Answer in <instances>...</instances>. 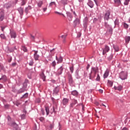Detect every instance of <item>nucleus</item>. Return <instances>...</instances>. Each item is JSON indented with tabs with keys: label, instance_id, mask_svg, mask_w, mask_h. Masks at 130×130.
<instances>
[{
	"label": "nucleus",
	"instance_id": "nucleus-1",
	"mask_svg": "<svg viewBox=\"0 0 130 130\" xmlns=\"http://www.w3.org/2000/svg\"><path fill=\"white\" fill-rule=\"evenodd\" d=\"M98 72V70L96 69L95 68H93L92 70L91 71L90 74H89V79L90 80H92L94 79L96 76V74Z\"/></svg>",
	"mask_w": 130,
	"mask_h": 130
},
{
	"label": "nucleus",
	"instance_id": "nucleus-2",
	"mask_svg": "<svg viewBox=\"0 0 130 130\" xmlns=\"http://www.w3.org/2000/svg\"><path fill=\"white\" fill-rule=\"evenodd\" d=\"M110 16V11L109 10H108L106 12V13L105 14V16L104 17V20H107V21H108L109 20V17Z\"/></svg>",
	"mask_w": 130,
	"mask_h": 130
},
{
	"label": "nucleus",
	"instance_id": "nucleus-3",
	"mask_svg": "<svg viewBox=\"0 0 130 130\" xmlns=\"http://www.w3.org/2000/svg\"><path fill=\"white\" fill-rule=\"evenodd\" d=\"M120 78L121 80H125L126 79V77H127V75H126V73L122 72L120 73Z\"/></svg>",
	"mask_w": 130,
	"mask_h": 130
},
{
	"label": "nucleus",
	"instance_id": "nucleus-4",
	"mask_svg": "<svg viewBox=\"0 0 130 130\" xmlns=\"http://www.w3.org/2000/svg\"><path fill=\"white\" fill-rule=\"evenodd\" d=\"M110 50V48H109V47L107 45H105V48L103 49V54L104 55V54H106L108 51Z\"/></svg>",
	"mask_w": 130,
	"mask_h": 130
},
{
	"label": "nucleus",
	"instance_id": "nucleus-5",
	"mask_svg": "<svg viewBox=\"0 0 130 130\" xmlns=\"http://www.w3.org/2000/svg\"><path fill=\"white\" fill-rule=\"evenodd\" d=\"M62 71H63V68H62V66H61L57 70L56 72V75H57L58 76H59V75H61V74H62Z\"/></svg>",
	"mask_w": 130,
	"mask_h": 130
},
{
	"label": "nucleus",
	"instance_id": "nucleus-6",
	"mask_svg": "<svg viewBox=\"0 0 130 130\" xmlns=\"http://www.w3.org/2000/svg\"><path fill=\"white\" fill-rule=\"evenodd\" d=\"M34 51L35 52L34 54V58L35 60H38L40 57L39 55L37 54V53H38V51L34 50Z\"/></svg>",
	"mask_w": 130,
	"mask_h": 130
},
{
	"label": "nucleus",
	"instance_id": "nucleus-7",
	"mask_svg": "<svg viewBox=\"0 0 130 130\" xmlns=\"http://www.w3.org/2000/svg\"><path fill=\"white\" fill-rule=\"evenodd\" d=\"M68 80L69 82V84H72L74 83V81L73 80V77H72V75H69L68 76Z\"/></svg>",
	"mask_w": 130,
	"mask_h": 130
},
{
	"label": "nucleus",
	"instance_id": "nucleus-8",
	"mask_svg": "<svg viewBox=\"0 0 130 130\" xmlns=\"http://www.w3.org/2000/svg\"><path fill=\"white\" fill-rule=\"evenodd\" d=\"M114 89L115 90H117V91H119V92H120V91L122 90V86L121 85H119L118 86H114Z\"/></svg>",
	"mask_w": 130,
	"mask_h": 130
},
{
	"label": "nucleus",
	"instance_id": "nucleus-9",
	"mask_svg": "<svg viewBox=\"0 0 130 130\" xmlns=\"http://www.w3.org/2000/svg\"><path fill=\"white\" fill-rule=\"evenodd\" d=\"M56 59L57 60V63H61L62 62V57L59 56V58L57 57V56H56Z\"/></svg>",
	"mask_w": 130,
	"mask_h": 130
},
{
	"label": "nucleus",
	"instance_id": "nucleus-10",
	"mask_svg": "<svg viewBox=\"0 0 130 130\" xmlns=\"http://www.w3.org/2000/svg\"><path fill=\"white\" fill-rule=\"evenodd\" d=\"M59 87L57 86L53 89V94H57L59 92Z\"/></svg>",
	"mask_w": 130,
	"mask_h": 130
},
{
	"label": "nucleus",
	"instance_id": "nucleus-11",
	"mask_svg": "<svg viewBox=\"0 0 130 130\" xmlns=\"http://www.w3.org/2000/svg\"><path fill=\"white\" fill-rule=\"evenodd\" d=\"M18 11L19 14L21 15V16H23V15L24 14L23 9L21 7H20L18 9Z\"/></svg>",
	"mask_w": 130,
	"mask_h": 130
},
{
	"label": "nucleus",
	"instance_id": "nucleus-12",
	"mask_svg": "<svg viewBox=\"0 0 130 130\" xmlns=\"http://www.w3.org/2000/svg\"><path fill=\"white\" fill-rule=\"evenodd\" d=\"M69 103V99H63L62 102V104L63 105H67Z\"/></svg>",
	"mask_w": 130,
	"mask_h": 130
},
{
	"label": "nucleus",
	"instance_id": "nucleus-13",
	"mask_svg": "<svg viewBox=\"0 0 130 130\" xmlns=\"http://www.w3.org/2000/svg\"><path fill=\"white\" fill-rule=\"evenodd\" d=\"M10 36L11 37V38H16L17 36L16 35V32L12 31H10Z\"/></svg>",
	"mask_w": 130,
	"mask_h": 130
},
{
	"label": "nucleus",
	"instance_id": "nucleus-14",
	"mask_svg": "<svg viewBox=\"0 0 130 130\" xmlns=\"http://www.w3.org/2000/svg\"><path fill=\"white\" fill-rule=\"evenodd\" d=\"M88 6L90 7V8H93L94 7V3H93V2L92 1H89L88 3H87Z\"/></svg>",
	"mask_w": 130,
	"mask_h": 130
},
{
	"label": "nucleus",
	"instance_id": "nucleus-15",
	"mask_svg": "<svg viewBox=\"0 0 130 130\" xmlns=\"http://www.w3.org/2000/svg\"><path fill=\"white\" fill-rule=\"evenodd\" d=\"M53 54H50L47 57V58L48 60H50V61H52L53 60Z\"/></svg>",
	"mask_w": 130,
	"mask_h": 130
},
{
	"label": "nucleus",
	"instance_id": "nucleus-16",
	"mask_svg": "<svg viewBox=\"0 0 130 130\" xmlns=\"http://www.w3.org/2000/svg\"><path fill=\"white\" fill-rule=\"evenodd\" d=\"M108 76H109V72H108V71L107 70L105 72V73H104V78L106 79V78H107V77H108Z\"/></svg>",
	"mask_w": 130,
	"mask_h": 130
},
{
	"label": "nucleus",
	"instance_id": "nucleus-17",
	"mask_svg": "<svg viewBox=\"0 0 130 130\" xmlns=\"http://www.w3.org/2000/svg\"><path fill=\"white\" fill-rule=\"evenodd\" d=\"M113 48L115 49V51L117 52L119 51V47L117 45H113Z\"/></svg>",
	"mask_w": 130,
	"mask_h": 130
},
{
	"label": "nucleus",
	"instance_id": "nucleus-18",
	"mask_svg": "<svg viewBox=\"0 0 130 130\" xmlns=\"http://www.w3.org/2000/svg\"><path fill=\"white\" fill-rule=\"evenodd\" d=\"M114 2H115V4L116 5H117V6H119L121 3L120 2V0H114Z\"/></svg>",
	"mask_w": 130,
	"mask_h": 130
},
{
	"label": "nucleus",
	"instance_id": "nucleus-19",
	"mask_svg": "<svg viewBox=\"0 0 130 130\" xmlns=\"http://www.w3.org/2000/svg\"><path fill=\"white\" fill-rule=\"evenodd\" d=\"M130 41V37L129 36H128V37H125V42L126 43H128V42H129Z\"/></svg>",
	"mask_w": 130,
	"mask_h": 130
},
{
	"label": "nucleus",
	"instance_id": "nucleus-20",
	"mask_svg": "<svg viewBox=\"0 0 130 130\" xmlns=\"http://www.w3.org/2000/svg\"><path fill=\"white\" fill-rule=\"evenodd\" d=\"M72 95H73V96H77L78 91H77L76 90L73 91L72 92Z\"/></svg>",
	"mask_w": 130,
	"mask_h": 130
},
{
	"label": "nucleus",
	"instance_id": "nucleus-21",
	"mask_svg": "<svg viewBox=\"0 0 130 130\" xmlns=\"http://www.w3.org/2000/svg\"><path fill=\"white\" fill-rule=\"evenodd\" d=\"M41 77H42V78L43 79V81H45V79L46 78V77L45 76V75H44V73H42L41 74Z\"/></svg>",
	"mask_w": 130,
	"mask_h": 130
},
{
	"label": "nucleus",
	"instance_id": "nucleus-22",
	"mask_svg": "<svg viewBox=\"0 0 130 130\" xmlns=\"http://www.w3.org/2000/svg\"><path fill=\"white\" fill-rule=\"evenodd\" d=\"M3 80L4 81H7V76L6 75H3L1 78H0V81Z\"/></svg>",
	"mask_w": 130,
	"mask_h": 130
},
{
	"label": "nucleus",
	"instance_id": "nucleus-23",
	"mask_svg": "<svg viewBox=\"0 0 130 130\" xmlns=\"http://www.w3.org/2000/svg\"><path fill=\"white\" fill-rule=\"evenodd\" d=\"M21 49L22 50L24 51V52H26L27 51V48H26V47H25L24 46H22Z\"/></svg>",
	"mask_w": 130,
	"mask_h": 130
},
{
	"label": "nucleus",
	"instance_id": "nucleus-24",
	"mask_svg": "<svg viewBox=\"0 0 130 130\" xmlns=\"http://www.w3.org/2000/svg\"><path fill=\"white\" fill-rule=\"evenodd\" d=\"M112 85H113V82H112V81H109L108 86H109V87H112Z\"/></svg>",
	"mask_w": 130,
	"mask_h": 130
},
{
	"label": "nucleus",
	"instance_id": "nucleus-25",
	"mask_svg": "<svg viewBox=\"0 0 130 130\" xmlns=\"http://www.w3.org/2000/svg\"><path fill=\"white\" fill-rule=\"evenodd\" d=\"M42 5H43V2L42 1H40V2H39V3L38 4V7H39L40 8H41Z\"/></svg>",
	"mask_w": 130,
	"mask_h": 130
},
{
	"label": "nucleus",
	"instance_id": "nucleus-26",
	"mask_svg": "<svg viewBox=\"0 0 130 130\" xmlns=\"http://www.w3.org/2000/svg\"><path fill=\"white\" fill-rule=\"evenodd\" d=\"M74 24H80V19H76L75 21H74Z\"/></svg>",
	"mask_w": 130,
	"mask_h": 130
},
{
	"label": "nucleus",
	"instance_id": "nucleus-27",
	"mask_svg": "<svg viewBox=\"0 0 130 130\" xmlns=\"http://www.w3.org/2000/svg\"><path fill=\"white\" fill-rule=\"evenodd\" d=\"M23 92H25V89L24 88H21L18 90V93H23Z\"/></svg>",
	"mask_w": 130,
	"mask_h": 130
},
{
	"label": "nucleus",
	"instance_id": "nucleus-28",
	"mask_svg": "<svg viewBox=\"0 0 130 130\" xmlns=\"http://www.w3.org/2000/svg\"><path fill=\"white\" fill-rule=\"evenodd\" d=\"M0 37H1V38H2V39H6V36H5V34H2L0 35Z\"/></svg>",
	"mask_w": 130,
	"mask_h": 130
},
{
	"label": "nucleus",
	"instance_id": "nucleus-29",
	"mask_svg": "<svg viewBox=\"0 0 130 130\" xmlns=\"http://www.w3.org/2000/svg\"><path fill=\"white\" fill-rule=\"evenodd\" d=\"M47 115H48L49 114V108L48 107L45 108Z\"/></svg>",
	"mask_w": 130,
	"mask_h": 130
},
{
	"label": "nucleus",
	"instance_id": "nucleus-30",
	"mask_svg": "<svg viewBox=\"0 0 130 130\" xmlns=\"http://www.w3.org/2000/svg\"><path fill=\"white\" fill-rule=\"evenodd\" d=\"M12 125H13V126H14V127H15L16 130L18 129V125L16 123H13Z\"/></svg>",
	"mask_w": 130,
	"mask_h": 130
},
{
	"label": "nucleus",
	"instance_id": "nucleus-31",
	"mask_svg": "<svg viewBox=\"0 0 130 130\" xmlns=\"http://www.w3.org/2000/svg\"><path fill=\"white\" fill-rule=\"evenodd\" d=\"M4 19H5V15H4V14H1V17H0V20L4 21Z\"/></svg>",
	"mask_w": 130,
	"mask_h": 130
},
{
	"label": "nucleus",
	"instance_id": "nucleus-32",
	"mask_svg": "<svg viewBox=\"0 0 130 130\" xmlns=\"http://www.w3.org/2000/svg\"><path fill=\"white\" fill-rule=\"evenodd\" d=\"M52 66L53 67V68H55V66H56V62L55 61H53L52 63Z\"/></svg>",
	"mask_w": 130,
	"mask_h": 130
},
{
	"label": "nucleus",
	"instance_id": "nucleus-33",
	"mask_svg": "<svg viewBox=\"0 0 130 130\" xmlns=\"http://www.w3.org/2000/svg\"><path fill=\"white\" fill-rule=\"evenodd\" d=\"M128 3H129V0H125L124 3V5H125V6H127V5H128Z\"/></svg>",
	"mask_w": 130,
	"mask_h": 130
},
{
	"label": "nucleus",
	"instance_id": "nucleus-34",
	"mask_svg": "<svg viewBox=\"0 0 130 130\" xmlns=\"http://www.w3.org/2000/svg\"><path fill=\"white\" fill-rule=\"evenodd\" d=\"M54 127V125L53 124H51L49 126L50 129H52L53 127Z\"/></svg>",
	"mask_w": 130,
	"mask_h": 130
},
{
	"label": "nucleus",
	"instance_id": "nucleus-35",
	"mask_svg": "<svg viewBox=\"0 0 130 130\" xmlns=\"http://www.w3.org/2000/svg\"><path fill=\"white\" fill-rule=\"evenodd\" d=\"M70 70L71 73H74V66H72L70 68Z\"/></svg>",
	"mask_w": 130,
	"mask_h": 130
},
{
	"label": "nucleus",
	"instance_id": "nucleus-36",
	"mask_svg": "<svg viewBox=\"0 0 130 130\" xmlns=\"http://www.w3.org/2000/svg\"><path fill=\"white\" fill-rule=\"evenodd\" d=\"M26 5V1L23 0L21 3V6H25Z\"/></svg>",
	"mask_w": 130,
	"mask_h": 130
},
{
	"label": "nucleus",
	"instance_id": "nucleus-37",
	"mask_svg": "<svg viewBox=\"0 0 130 130\" xmlns=\"http://www.w3.org/2000/svg\"><path fill=\"white\" fill-rule=\"evenodd\" d=\"M28 97V93H25L23 95V96L22 97H21V98H27Z\"/></svg>",
	"mask_w": 130,
	"mask_h": 130
},
{
	"label": "nucleus",
	"instance_id": "nucleus-38",
	"mask_svg": "<svg viewBox=\"0 0 130 130\" xmlns=\"http://www.w3.org/2000/svg\"><path fill=\"white\" fill-rule=\"evenodd\" d=\"M72 103H73L74 104V105H76V104H77V103H78V101L76 100H73Z\"/></svg>",
	"mask_w": 130,
	"mask_h": 130
},
{
	"label": "nucleus",
	"instance_id": "nucleus-39",
	"mask_svg": "<svg viewBox=\"0 0 130 130\" xmlns=\"http://www.w3.org/2000/svg\"><path fill=\"white\" fill-rule=\"evenodd\" d=\"M123 26L125 29H127V28H128V25L126 23H124Z\"/></svg>",
	"mask_w": 130,
	"mask_h": 130
},
{
	"label": "nucleus",
	"instance_id": "nucleus-40",
	"mask_svg": "<svg viewBox=\"0 0 130 130\" xmlns=\"http://www.w3.org/2000/svg\"><path fill=\"white\" fill-rule=\"evenodd\" d=\"M53 5H55V2H51L49 4V6L50 7H52V6H53Z\"/></svg>",
	"mask_w": 130,
	"mask_h": 130
},
{
	"label": "nucleus",
	"instance_id": "nucleus-41",
	"mask_svg": "<svg viewBox=\"0 0 130 130\" xmlns=\"http://www.w3.org/2000/svg\"><path fill=\"white\" fill-rule=\"evenodd\" d=\"M34 63L33 62V60H31V61L29 62V66H33Z\"/></svg>",
	"mask_w": 130,
	"mask_h": 130
},
{
	"label": "nucleus",
	"instance_id": "nucleus-42",
	"mask_svg": "<svg viewBox=\"0 0 130 130\" xmlns=\"http://www.w3.org/2000/svg\"><path fill=\"white\" fill-rule=\"evenodd\" d=\"M119 22H118V20H116L115 21V25H119Z\"/></svg>",
	"mask_w": 130,
	"mask_h": 130
},
{
	"label": "nucleus",
	"instance_id": "nucleus-43",
	"mask_svg": "<svg viewBox=\"0 0 130 130\" xmlns=\"http://www.w3.org/2000/svg\"><path fill=\"white\" fill-rule=\"evenodd\" d=\"M105 26L106 28H108V27H109V25H108V23L107 22L105 23Z\"/></svg>",
	"mask_w": 130,
	"mask_h": 130
},
{
	"label": "nucleus",
	"instance_id": "nucleus-44",
	"mask_svg": "<svg viewBox=\"0 0 130 130\" xmlns=\"http://www.w3.org/2000/svg\"><path fill=\"white\" fill-rule=\"evenodd\" d=\"M96 80L100 81V76H99V74H98V76L96 77Z\"/></svg>",
	"mask_w": 130,
	"mask_h": 130
},
{
	"label": "nucleus",
	"instance_id": "nucleus-45",
	"mask_svg": "<svg viewBox=\"0 0 130 130\" xmlns=\"http://www.w3.org/2000/svg\"><path fill=\"white\" fill-rule=\"evenodd\" d=\"M40 121H44V117H41L40 118Z\"/></svg>",
	"mask_w": 130,
	"mask_h": 130
},
{
	"label": "nucleus",
	"instance_id": "nucleus-46",
	"mask_svg": "<svg viewBox=\"0 0 130 130\" xmlns=\"http://www.w3.org/2000/svg\"><path fill=\"white\" fill-rule=\"evenodd\" d=\"M66 37H67V35L61 36V38H62L63 39H66Z\"/></svg>",
	"mask_w": 130,
	"mask_h": 130
},
{
	"label": "nucleus",
	"instance_id": "nucleus-47",
	"mask_svg": "<svg viewBox=\"0 0 130 130\" xmlns=\"http://www.w3.org/2000/svg\"><path fill=\"white\" fill-rule=\"evenodd\" d=\"M74 106H75L74 104H73V103L72 104H71L70 105V107H71L72 108H73V107H74Z\"/></svg>",
	"mask_w": 130,
	"mask_h": 130
},
{
	"label": "nucleus",
	"instance_id": "nucleus-48",
	"mask_svg": "<svg viewBox=\"0 0 130 130\" xmlns=\"http://www.w3.org/2000/svg\"><path fill=\"white\" fill-rule=\"evenodd\" d=\"M1 28H2V31L4 32V30H5V29L6 28V26H2L1 27Z\"/></svg>",
	"mask_w": 130,
	"mask_h": 130
},
{
	"label": "nucleus",
	"instance_id": "nucleus-49",
	"mask_svg": "<svg viewBox=\"0 0 130 130\" xmlns=\"http://www.w3.org/2000/svg\"><path fill=\"white\" fill-rule=\"evenodd\" d=\"M55 14H58V15H62V14H61V13H59L57 11H55Z\"/></svg>",
	"mask_w": 130,
	"mask_h": 130
},
{
	"label": "nucleus",
	"instance_id": "nucleus-50",
	"mask_svg": "<svg viewBox=\"0 0 130 130\" xmlns=\"http://www.w3.org/2000/svg\"><path fill=\"white\" fill-rule=\"evenodd\" d=\"M22 119H25V115L23 114L21 115Z\"/></svg>",
	"mask_w": 130,
	"mask_h": 130
},
{
	"label": "nucleus",
	"instance_id": "nucleus-51",
	"mask_svg": "<svg viewBox=\"0 0 130 130\" xmlns=\"http://www.w3.org/2000/svg\"><path fill=\"white\" fill-rule=\"evenodd\" d=\"M28 8H26L25 10V13H26V14H28Z\"/></svg>",
	"mask_w": 130,
	"mask_h": 130
},
{
	"label": "nucleus",
	"instance_id": "nucleus-52",
	"mask_svg": "<svg viewBox=\"0 0 130 130\" xmlns=\"http://www.w3.org/2000/svg\"><path fill=\"white\" fill-rule=\"evenodd\" d=\"M69 18H69V21H72V18H73V16H72V15H70L69 16Z\"/></svg>",
	"mask_w": 130,
	"mask_h": 130
},
{
	"label": "nucleus",
	"instance_id": "nucleus-53",
	"mask_svg": "<svg viewBox=\"0 0 130 130\" xmlns=\"http://www.w3.org/2000/svg\"><path fill=\"white\" fill-rule=\"evenodd\" d=\"M9 107H10V105H5V108H9Z\"/></svg>",
	"mask_w": 130,
	"mask_h": 130
},
{
	"label": "nucleus",
	"instance_id": "nucleus-54",
	"mask_svg": "<svg viewBox=\"0 0 130 130\" xmlns=\"http://www.w3.org/2000/svg\"><path fill=\"white\" fill-rule=\"evenodd\" d=\"M7 118L9 121L11 120V117L10 116H8Z\"/></svg>",
	"mask_w": 130,
	"mask_h": 130
},
{
	"label": "nucleus",
	"instance_id": "nucleus-55",
	"mask_svg": "<svg viewBox=\"0 0 130 130\" xmlns=\"http://www.w3.org/2000/svg\"><path fill=\"white\" fill-rule=\"evenodd\" d=\"M99 92L101 93L102 94V93H103V90L102 89H100L99 90Z\"/></svg>",
	"mask_w": 130,
	"mask_h": 130
},
{
	"label": "nucleus",
	"instance_id": "nucleus-56",
	"mask_svg": "<svg viewBox=\"0 0 130 130\" xmlns=\"http://www.w3.org/2000/svg\"><path fill=\"white\" fill-rule=\"evenodd\" d=\"M46 10H47V8H44L43 9V12H46Z\"/></svg>",
	"mask_w": 130,
	"mask_h": 130
},
{
	"label": "nucleus",
	"instance_id": "nucleus-57",
	"mask_svg": "<svg viewBox=\"0 0 130 130\" xmlns=\"http://www.w3.org/2000/svg\"><path fill=\"white\" fill-rule=\"evenodd\" d=\"M122 130H128V129L125 127L123 128Z\"/></svg>",
	"mask_w": 130,
	"mask_h": 130
},
{
	"label": "nucleus",
	"instance_id": "nucleus-58",
	"mask_svg": "<svg viewBox=\"0 0 130 130\" xmlns=\"http://www.w3.org/2000/svg\"><path fill=\"white\" fill-rule=\"evenodd\" d=\"M20 104H21L20 103H16V106H19L20 105Z\"/></svg>",
	"mask_w": 130,
	"mask_h": 130
},
{
	"label": "nucleus",
	"instance_id": "nucleus-59",
	"mask_svg": "<svg viewBox=\"0 0 130 130\" xmlns=\"http://www.w3.org/2000/svg\"><path fill=\"white\" fill-rule=\"evenodd\" d=\"M90 68V64H88L87 65V68H86V69H87V70H89V68Z\"/></svg>",
	"mask_w": 130,
	"mask_h": 130
},
{
	"label": "nucleus",
	"instance_id": "nucleus-60",
	"mask_svg": "<svg viewBox=\"0 0 130 130\" xmlns=\"http://www.w3.org/2000/svg\"><path fill=\"white\" fill-rule=\"evenodd\" d=\"M16 64H17V63H12V66L15 67V66H16Z\"/></svg>",
	"mask_w": 130,
	"mask_h": 130
},
{
	"label": "nucleus",
	"instance_id": "nucleus-61",
	"mask_svg": "<svg viewBox=\"0 0 130 130\" xmlns=\"http://www.w3.org/2000/svg\"><path fill=\"white\" fill-rule=\"evenodd\" d=\"M94 3H95V4L96 5V6H98V4H97V1L98 0H93Z\"/></svg>",
	"mask_w": 130,
	"mask_h": 130
},
{
	"label": "nucleus",
	"instance_id": "nucleus-62",
	"mask_svg": "<svg viewBox=\"0 0 130 130\" xmlns=\"http://www.w3.org/2000/svg\"><path fill=\"white\" fill-rule=\"evenodd\" d=\"M54 49H53L52 50H50L51 53H52V52H53V51H54Z\"/></svg>",
	"mask_w": 130,
	"mask_h": 130
},
{
	"label": "nucleus",
	"instance_id": "nucleus-63",
	"mask_svg": "<svg viewBox=\"0 0 130 130\" xmlns=\"http://www.w3.org/2000/svg\"><path fill=\"white\" fill-rule=\"evenodd\" d=\"M3 70V67L0 65V72Z\"/></svg>",
	"mask_w": 130,
	"mask_h": 130
},
{
	"label": "nucleus",
	"instance_id": "nucleus-64",
	"mask_svg": "<svg viewBox=\"0 0 130 130\" xmlns=\"http://www.w3.org/2000/svg\"><path fill=\"white\" fill-rule=\"evenodd\" d=\"M42 114L43 115H44V111L42 110Z\"/></svg>",
	"mask_w": 130,
	"mask_h": 130
}]
</instances>
